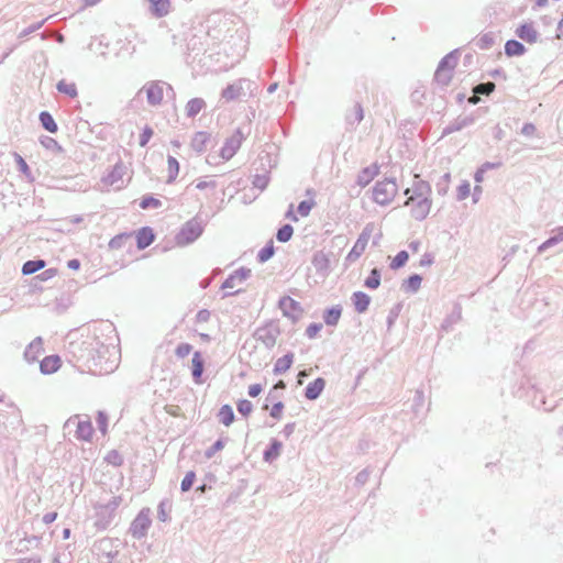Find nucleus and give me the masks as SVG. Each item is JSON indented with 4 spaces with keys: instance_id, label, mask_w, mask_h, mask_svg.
Wrapping results in <instances>:
<instances>
[{
    "instance_id": "052dcab7",
    "label": "nucleus",
    "mask_w": 563,
    "mask_h": 563,
    "mask_svg": "<svg viewBox=\"0 0 563 563\" xmlns=\"http://www.w3.org/2000/svg\"><path fill=\"white\" fill-rule=\"evenodd\" d=\"M400 310H401V303H397L388 311L387 319H386L388 329H390L395 324V322L400 313Z\"/></svg>"
},
{
    "instance_id": "bb28decb",
    "label": "nucleus",
    "mask_w": 563,
    "mask_h": 563,
    "mask_svg": "<svg viewBox=\"0 0 563 563\" xmlns=\"http://www.w3.org/2000/svg\"><path fill=\"white\" fill-rule=\"evenodd\" d=\"M282 448L283 443L279 440L272 439L263 452V460L268 463L274 462L280 455Z\"/></svg>"
},
{
    "instance_id": "a18cd8bd",
    "label": "nucleus",
    "mask_w": 563,
    "mask_h": 563,
    "mask_svg": "<svg viewBox=\"0 0 563 563\" xmlns=\"http://www.w3.org/2000/svg\"><path fill=\"white\" fill-rule=\"evenodd\" d=\"M452 77H453L452 73H450L441 67H437V70L434 73V81L438 85H441L442 87H448L452 80Z\"/></svg>"
},
{
    "instance_id": "e433bc0d",
    "label": "nucleus",
    "mask_w": 563,
    "mask_h": 563,
    "mask_svg": "<svg viewBox=\"0 0 563 563\" xmlns=\"http://www.w3.org/2000/svg\"><path fill=\"white\" fill-rule=\"evenodd\" d=\"M38 121L47 132L56 133L58 131V125L48 111H41L38 114Z\"/></svg>"
},
{
    "instance_id": "aec40b11",
    "label": "nucleus",
    "mask_w": 563,
    "mask_h": 563,
    "mask_svg": "<svg viewBox=\"0 0 563 563\" xmlns=\"http://www.w3.org/2000/svg\"><path fill=\"white\" fill-rule=\"evenodd\" d=\"M246 79H239L233 84L228 85L221 92V98L225 101H233L241 97L243 92V85L247 84Z\"/></svg>"
},
{
    "instance_id": "3c124183",
    "label": "nucleus",
    "mask_w": 563,
    "mask_h": 563,
    "mask_svg": "<svg viewBox=\"0 0 563 563\" xmlns=\"http://www.w3.org/2000/svg\"><path fill=\"white\" fill-rule=\"evenodd\" d=\"M496 88L493 81L481 82L473 88L474 95L489 96Z\"/></svg>"
},
{
    "instance_id": "4d7b16f0",
    "label": "nucleus",
    "mask_w": 563,
    "mask_h": 563,
    "mask_svg": "<svg viewBox=\"0 0 563 563\" xmlns=\"http://www.w3.org/2000/svg\"><path fill=\"white\" fill-rule=\"evenodd\" d=\"M195 481H196V473L194 471L187 472L185 477L181 481L180 490L183 493L190 490L194 486Z\"/></svg>"
},
{
    "instance_id": "bf43d9fd",
    "label": "nucleus",
    "mask_w": 563,
    "mask_h": 563,
    "mask_svg": "<svg viewBox=\"0 0 563 563\" xmlns=\"http://www.w3.org/2000/svg\"><path fill=\"white\" fill-rule=\"evenodd\" d=\"M470 194H471V184L467 180H463L457 187L456 199L459 201H462V200L466 199L470 196Z\"/></svg>"
},
{
    "instance_id": "393cba45",
    "label": "nucleus",
    "mask_w": 563,
    "mask_h": 563,
    "mask_svg": "<svg viewBox=\"0 0 563 563\" xmlns=\"http://www.w3.org/2000/svg\"><path fill=\"white\" fill-rule=\"evenodd\" d=\"M379 173V167L376 164L364 167L360 170L356 177V184L364 188L366 187L376 175Z\"/></svg>"
},
{
    "instance_id": "b1692460",
    "label": "nucleus",
    "mask_w": 563,
    "mask_h": 563,
    "mask_svg": "<svg viewBox=\"0 0 563 563\" xmlns=\"http://www.w3.org/2000/svg\"><path fill=\"white\" fill-rule=\"evenodd\" d=\"M475 122V118L472 115L457 118L453 122L449 123L442 131V137L451 133L461 131L464 128L472 125Z\"/></svg>"
},
{
    "instance_id": "0e129e2a",
    "label": "nucleus",
    "mask_w": 563,
    "mask_h": 563,
    "mask_svg": "<svg viewBox=\"0 0 563 563\" xmlns=\"http://www.w3.org/2000/svg\"><path fill=\"white\" fill-rule=\"evenodd\" d=\"M106 461L113 466H121L123 464L122 455L115 450L108 453Z\"/></svg>"
},
{
    "instance_id": "dca6fc26",
    "label": "nucleus",
    "mask_w": 563,
    "mask_h": 563,
    "mask_svg": "<svg viewBox=\"0 0 563 563\" xmlns=\"http://www.w3.org/2000/svg\"><path fill=\"white\" fill-rule=\"evenodd\" d=\"M405 195L415 198H427L430 199L431 186L428 181L418 179L415 180L412 188H407Z\"/></svg>"
},
{
    "instance_id": "e2e57ef3",
    "label": "nucleus",
    "mask_w": 563,
    "mask_h": 563,
    "mask_svg": "<svg viewBox=\"0 0 563 563\" xmlns=\"http://www.w3.org/2000/svg\"><path fill=\"white\" fill-rule=\"evenodd\" d=\"M313 206H314V201L313 200H302L297 206V212L301 217H308L310 211H311V209L313 208Z\"/></svg>"
},
{
    "instance_id": "5701e85b",
    "label": "nucleus",
    "mask_w": 563,
    "mask_h": 563,
    "mask_svg": "<svg viewBox=\"0 0 563 563\" xmlns=\"http://www.w3.org/2000/svg\"><path fill=\"white\" fill-rule=\"evenodd\" d=\"M114 541L110 538H103L96 544L97 550L100 554L107 558L109 561L115 559L119 554L117 547L113 545Z\"/></svg>"
},
{
    "instance_id": "79ce46f5",
    "label": "nucleus",
    "mask_w": 563,
    "mask_h": 563,
    "mask_svg": "<svg viewBox=\"0 0 563 563\" xmlns=\"http://www.w3.org/2000/svg\"><path fill=\"white\" fill-rule=\"evenodd\" d=\"M275 254V247L273 241H268L264 247H262L257 255L256 260L258 263L263 264L266 263L268 260H271Z\"/></svg>"
},
{
    "instance_id": "8fccbe9b",
    "label": "nucleus",
    "mask_w": 563,
    "mask_h": 563,
    "mask_svg": "<svg viewBox=\"0 0 563 563\" xmlns=\"http://www.w3.org/2000/svg\"><path fill=\"white\" fill-rule=\"evenodd\" d=\"M139 206L143 210L151 209V208L157 209V208L162 207V201L151 195H146L141 199Z\"/></svg>"
},
{
    "instance_id": "37998d69",
    "label": "nucleus",
    "mask_w": 563,
    "mask_h": 563,
    "mask_svg": "<svg viewBox=\"0 0 563 563\" xmlns=\"http://www.w3.org/2000/svg\"><path fill=\"white\" fill-rule=\"evenodd\" d=\"M56 88L59 92L68 96L69 98H76L78 96L75 82H67L66 80L62 79L57 82Z\"/></svg>"
},
{
    "instance_id": "4468645a",
    "label": "nucleus",
    "mask_w": 563,
    "mask_h": 563,
    "mask_svg": "<svg viewBox=\"0 0 563 563\" xmlns=\"http://www.w3.org/2000/svg\"><path fill=\"white\" fill-rule=\"evenodd\" d=\"M70 424H75V419H68L65 427L68 428ZM92 434L93 427L90 420H78L76 422L75 437L78 440L89 441L92 438Z\"/></svg>"
},
{
    "instance_id": "2f4dec72",
    "label": "nucleus",
    "mask_w": 563,
    "mask_h": 563,
    "mask_svg": "<svg viewBox=\"0 0 563 563\" xmlns=\"http://www.w3.org/2000/svg\"><path fill=\"white\" fill-rule=\"evenodd\" d=\"M151 13L156 18H163L169 12V0H148Z\"/></svg>"
},
{
    "instance_id": "c756f323",
    "label": "nucleus",
    "mask_w": 563,
    "mask_h": 563,
    "mask_svg": "<svg viewBox=\"0 0 563 563\" xmlns=\"http://www.w3.org/2000/svg\"><path fill=\"white\" fill-rule=\"evenodd\" d=\"M292 362H294V353L292 352L286 353L284 356L279 357L275 362L273 373L275 375H282V374L286 373L291 367Z\"/></svg>"
},
{
    "instance_id": "c9c22d12",
    "label": "nucleus",
    "mask_w": 563,
    "mask_h": 563,
    "mask_svg": "<svg viewBox=\"0 0 563 563\" xmlns=\"http://www.w3.org/2000/svg\"><path fill=\"white\" fill-rule=\"evenodd\" d=\"M462 318V308L460 305H455L452 312L443 320L441 329L449 332L453 325L456 324Z\"/></svg>"
},
{
    "instance_id": "9d476101",
    "label": "nucleus",
    "mask_w": 563,
    "mask_h": 563,
    "mask_svg": "<svg viewBox=\"0 0 563 563\" xmlns=\"http://www.w3.org/2000/svg\"><path fill=\"white\" fill-rule=\"evenodd\" d=\"M405 205L411 206L410 213L415 220L422 221L428 217L432 201L427 198L408 197Z\"/></svg>"
},
{
    "instance_id": "6ab92c4d",
    "label": "nucleus",
    "mask_w": 563,
    "mask_h": 563,
    "mask_svg": "<svg viewBox=\"0 0 563 563\" xmlns=\"http://www.w3.org/2000/svg\"><path fill=\"white\" fill-rule=\"evenodd\" d=\"M205 371V358L200 351L194 352L191 360V376L196 384H202V374Z\"/></svg>"
},
{
    "instance_id": "680f3d73",
    "label": "nucleus",
    "mask_w": 563,
    "mask_h": 563,
    "mask_svg": "<svg viewBox=\"0 0 563 563\" xmlns=\"http://www.w3.org/2000/svg\"><path fill=\"white\" fill-rule=\"evenodd\" d=\"M236 409L239 413L247 417L253 411V404L247 399H241L236 404Z\"/></svg>"
},
{
    "instance_id": "a878e982",
    "label": "nucleus",
    "mask_w": 563,
    "mask_h": 563,
    "mask_svg": "<svg viewBox=\"0 0 563 563\" xmlns=\"http://www.w3.org/2000/svg\"><path fill=\"white\" fill-rule=\"evenodd\" d=\"M351 300L357 313L366 312L371 303V297L360 290L352 294Z\"/></svg>"
},
{
    "instance_id": "7c9ffc66",
    "label": "nucleus",
    "mask_w": 563,
    "mask_h": 563,
    "mask_svg": "<svg viewBox=\"0 0 563 563\" xmlns=\"http://www.w3.org/2000/svg\"><path fill=\"white\" fill-rule=\"evenodd\" d=\"M422 277L419 274H411L401 284V290L407 294H416L421 287Z\"/></svg>"
},
{
    "instance_id": "c85d7f7f",
    "label": "nucleus",
    "mask_w": 563,
    "mask_h": 563,
    "mask_svg": "<svg viewBox=\"0 0 563 563\" xmlns=\"http://www.w3.org/2000/svg\"><path fill=\"white\" fill-rule=\"evenodd\" d=\"M342 310L343 309H342L341 305H335L330 308H327L323 311V316H322L324 323L329 327H335L340 321V318L342 316Z\"/></svg>"
},
{
    "instance_id": "5fc2aeb1",
    "label": "nucleus",
    "mask_w": 563,
    "mask_h": 563,
    "mask_svg": "<svg viewBox=\"0 0 563 563\" xmlns=\"http://www.w3.org/2000/svg\"><path fill=\"white\" fill-rule=\"evenodd\" d=\"M40 142L48 151L58 152V153L63 151V148L58 144V142L51 136H41Z\"/></svg>"
},
{
    "instance_id": "13d9d810",
    "label": "nucleus",
    "mask_w": 563,
    "mask_h": 563,
    "mask_svg": "<svg viewBox=\"0 0 563 563\" xmlns=\"http://www.w3.org/2000/svg\"><path fill=\"white\" fill-rule=\"evenodd\" d=\"M225 439H218L211 446L205 451V457L211 459L217 452L221 451L225 445Z\"/></svg>"
},
{
    "instance_id": "49530a36",
    "label": "nucleus",
    "mask_w": 563,
    "mask_h": 563,
    "mask_svg": "<svg viewBox=\"0 0 563 563\" xmlns=\"http://www.w3.org/2000/svg\"><path fill=\"white\" fill-rule=\"evenodd\" d=\"M167 164H168V177H167L166 183L172 184L175 181L176 177L178 176L179 163L174 156L168 155Z\"/></svg>"
},
{
    "instance_id": "2eb2a0df",
    "label": "nucleus",
    "mask_w": 563,
    "mask_h": 563,
    "mask_svg": "<svg viewBox=\"0 0 563 563\" xmlns=\"http://www.w3.org/2000/svg\"><path fill=\"white\" fill-rule=\"evenodd\" d=\"M62 358L58 354L47 355L38 361L40 372L43 375H51L56 373L62 367Z\"/></svg>"
},
{
    "instance_id": "864d4df0",
    "label": "nucleus",
    "mask_w": 563,
    "mask_h": 563,
    "mask_svg": "<svg viewBox=\"0 0 563 563\" xmlns=\"http://www.w3.org/2000/svg\"><path fill=\"white\" fill-rule=\"evenodd\" d=\"M132 238L130 233H121L112 238L109 242V247L118 250L124 246V243Z\"/></svg>"
},
{
    "instance_id": "6e6d98bb",
    "label": "nucleus",
    "mask_w": 563,
    "mask_h": 563,
    "mask_svg": "<svg viewBox=\"0 0 563 563\" xmlns=\"http://www.w3.org/2000/svg\"><path fill=\"white\" fill-rule=\"evenodd\" d=\"M172 506L167 500H162L157 506V518L158 520L166 522L169 519L168 511Z\"/></svg>"
},
{
    "instance_id": "39448f33",
    "label": "nucleus",
    "mask_w": 563,
    "mask_h": 563,
    "mask_svg": "<svg viewBox=\"0 0 563 563\" xmlns=\"http://www.w3.org/2000/svg\"><path fill=\"white\" fill-rule=\"evenodd\" d=\"M280 334V328L277 321L269 320L264 325L258 327L253 336L262 342L267 349H272L276 344V340Z\"/></svg>"
},
{
    "instance_id": "72a5a7b5",
    "label": "nucleus",
    "mask_w": 563,
    "mask_h": 563,
    "mask_svg": "<svg viewBox=\"0 0 563 563\" xmlns=\"http://www.w3.org/2000/svg\"><path fill=\"white\" fill-rule=\"evenodd\" d=\"M526 52V46L517 40L511 38L505 43V54L508 57L522 56Z\"/></svg>"
},
{
    "instance_id": "f704fd0d",
    "label": "nucleus",
    "mask_w": 563,
    "mask_h": 563,
    "mask_svg": "<svg viewBox=\"0 0 563 563\" xmlns=\"http://www.w3.org/2000/svg\"><path fill=\"white\" fill-rule=\"evenodd\" d=\"M459 55H460L459 49L451 51L444 57L441 58L438 67H441V68L453 74L454 68L457 65Z\"/></svg>"
},
{
    "instance_id": "9b49d317",
    "label": "nucleus",
    "mask_w": 563,
    "mask_h": 563,
    "mask_svg": "<svg viewBox=\"0 0 563 563\" xmlns=\"http://www.w3.org/2000/svg\"><path fill=\"white\" fill-rule=\"evenodd\" d=\"M278 307L283 311V314L289 318L292 322H297L303 311L300 302L289 296H283L278 300Z\"/></svg>"
},
{
    "instance_id": "20e7f679",
    "label": "nucleus",
    "mask_w": 563,
    "mask_h": 563,
    "mask_svg": "<svg viewBox=\"0 0 563 563\" xmlns=\"http://www.w3.org/2000/svg\"><path fill=\"white\" fill-rule=\"evenodd\" d=\"M397 190L398 186L396 179L393 177H386L375 184L373 188V199L376 203L386 206L394 199Z\"/></svg>"
},
{
    "instance_id": "4c0bfd02",
    "label": "nucleus",
    "mask_w": 563,
    "mask_h": 563,
    "mask_svg": "<svg viewBox=\"0 0 563 563\" xmlns=\"http://www.w3.org/2000/svg\"><path fill=\"white\" fill-rule=\"evenodd\" d=\"M205 107L206 102L202 98H192L186 104V115L195 118Z\"/></svg>"
},
{
    "instance_id": "412c9836",
    "label": "nucleus",
    "mask_w": 563,
    "mask_h": 563,
    "mask_svg": "<svg viewBox=\"0 0 563 563\" xmlns=\"http://www.w3.org/2000/svg\"><path fill=\"white\" fill-rule=\"evenodd\" d=\"M136 247L145 250L155 241V233L151 227H143L135 234Z\"/></svg>"
},
{
    "instance_id": "473e14b6",
    "label": "nucleus",
    "mask_w": 563,
    "mask_h": 563,
    "mask_svg": "<svg viewBox=\"0 0 563 563\" xmlns=\"http://www.w3.org/2000/svg\"><path fill=\"white\" fill-rule=\"evenodd\" d=\"M553 232V235H551L542 244L539 245L538 253H543L548 249L563 242V227L555 228Z\"/></svg>"
},
{
    "instance_id": "4be33fe9",
    "label": "nucleus",
    "mask_w": 563,
    "mask_h": 563,
    "mask_svg": "<svg viewBox=\"0 0 563 563\" xmlns=\"http://www.w3.org/2000/svg\"><path fill=\"white\" fill-rule=\"evenodd\" d=\"M324 387H325V379L322 377H317L316 379H313L306 386L305 391H303L305 397L308 400H316L321 396Z\"/></svg>"
},
{
    "instance_id": "774afa93",
    "label": "nucleus",
    "mask_w": 563,
    "mask_h": 563,
    "mask_svg": "<svg viewBox=\"0 0 563 563\" xmlns=\"http://www.w3.org/2000/svg\"><path fill=\"white\" fill-rule=\"evenodd\" d=\"M153 129L148 125H145L142 133L140 134L139 144L140 146L144 147L150 142L151 137L153 136Z\"/></svg>"
},
{
    "instance_id": "69168bd1",
    "label": "nucleus",
    "mask_w": 563,
    "mask_h": 563,
    "mask_svg": "<svg viewBox=\"0 0 563 563\" xmlns=\"http://www.w3.org/2000/svg\"><path fill=\"white\" fill-rule=\"evenodd\" d=\"M269 178L267 175H255L253 178V186L260 190H264L268 186Z\"/></svg>"
},
{
    "instance_id": "603ef678",
    "label": "nucleus",
    "mask_w": 563,
    "mask_h": 563,
    "mask_svg": "<svg viewBox=\"0 0 563 563\" xmlns=\"http://www.w3.org/2000/svg\"><path fill=\"white\" fill-rule=\"evenodd\" d=\"M450 181V173H445L443 176L440 177L439 181L435 184V190L438 195L445 196L448 194Z\"/></svg>"
},
{
    "instance_id": "de8ad7c7",
    "label": "nucleus",
    "mask_w": 563,
    "mask_h": 563,
    "mask_svg": "<svg viewBox=\"0 0 563 563\" xmlns=\"http://www.w3.org/2000/svg\"><path fill=\"white\" fill-rule=\"evenodd\" d=\"M123 166L120 164H117L112 170L103 178V180L109 185H115L118 184L123 176Z\"/></svg>"
},
{
    "instance_id": "58836bf2",
    "label": "nucleus",
    "mask_w": 563,
    "mask_h": 563,
    "mask_svg": "<svg viewBox=\"0 0 563 563\" xmlns=\"http://www.w3.org/2000/svg\"><path fill=\"white\" fill-rule=\"evenodd\" d=\"M218 417L221 423L225 427H229L233 423L235 419L234 411L230 405H223L218 412Z\"/></svg>"
},
{
    "instance_id": "1a4fd4ad",
    "label": "nucleus",
    "mask_w": 563,
    "mask_h": 563,
    "mask_svg": "<svg viewBox=\"0 0 563 563\" xmlns=\"http://www.w3.org/2000/svg\"><path fill=\"white\" fill-rule=\"evenodd\" d=\"M246 135L243 133L241 128H238L233 134L228 137L220 150V156L224 161L231 159L236 152L240 150L242 142Z\"/></svg>"
},
{
    "instance_id": "09e8293b",
    "label": "nucleus",
    "mask_w": 563,
    "mask_h": 563,
    "mask_svg": "<svg viewBox=\"0 0 563 563\" xmlns=\"http://www.w3.org/2000/svg\"><path fill=\"white\" fill-rule=\"evenodd\" d=\"M409 260V254L407 251L402 250L396 254V256L390 262L389 267L394 271H397L406 265Z\"/></svg>"
},
{
    "instance_id": "0eeeda50",
    "label": "nucleus",
    "mask_w": 563,
    "mask_h": 563,
    "mask_svg": "<svg viewBox=\"0 0 563 563\" xmlns=\"http://www.w3.org/2000/svg\"><path fill=\"white\" fill-rule=\"evenodd\" d=\"M203 232V227L197 219L188 220L176 234L178 245H188L195 242Z\"/></svg>"
},
{
    "instance_id": "c03bdc74",
    "label": "nucleus",
    "mask_w": 563,
    "mask_h": 563,
    "mask_svg": "<svg viewBox=\"0 0 563 563\" xmlns=\"http://www.w3.org/2000/svg\"><path fill=\"white\" fill-rule=\"evenodd\" d=\"M292 235H294V228H292V225L289 224V223H286V224H283L277 230L276 239L280 243H287L288 241L291 240Z\"/></svg>"
},
{
    "instance_id": "f257e3e1",
    "label": "nucleus",
    "mask_w": 563,
    "mask_h": 563,
    "mask_svg": "<svg viewBox=\"0 0 563 563\" xmlns=\"http://www.w3.org/2000/svg\"><path fill=\"white\" fill-rule=\"evenodd\" d=\"M98 347L99 338L96 335H89L82 340L70 342L68 345L70 362H74L82 371L87 369L90 372L91 366H96L93 357Z\"/></svg>"
},
{
    "instance_id": "f03ea898",
    "label": "nucleus",
    "mask_w": 563,
    "mask_h": 563,
    "mask_svg": "<svg viewBox=\"0 0 563 563\" xmlns=\"http://www.w3.org/2000/svg\"><path fill=\"white\" fill-rule=\"evenodd\" d=\"M121 496H113L108 503H96L93 505L95 522L93 526L97 530L108 529L117 517V511L122 504Z\"/></svg>"
},
{
    "instance_id": "a211bd4d",
    "label": "nucleus",
    "mask_w": 563,
    "mask_h": 563,
    "mask_svg": "<svg viewBox=\"0 0 563 563\" xmlns=\"http://www.w3.org/2000/svg\"><path fill=\"white\" fill-rule=\"evenodd\" d=\"M345 123L349 130L355 129L364 119V109L360 102H356L352 109L345 113Z\"/></svg>"
},
{
    "instance_id": "a19ab883",
    "label": "nucleus",
    "mask_w": 563,
    "mask_h": 563,
    "mask_svg": "<svg viewBox=\"0 0 563 563\" xmlns=\"http://www.w3.org/2000/svg\"><path fill=\"white\" fill-rule=\"evenodd\" d=\"M495 44V35L493 32L482 34L475 40V45L482 51L489 49Z\"/></svg>"
},
{
    "instance_id": "f3484780",
    "label": "nucleus",
    "mask_w": 563,
    "mask_h": 563,
    "mask_svg": "<svg viewBox=\"0 0 563 563\" xmlns=\"http://www.w3.org/2000/svg\"><path fill=\"white\" fill-rule=\"evenodd\" d=\"M515 33L520 40H522L529 44L536 43L539 38V33L534 29L532 22H526V23L520 24L516 29Z\"/></svg>"
},
{
    "instance_id": "338daca9",
    "label": "nucleus",
    "mask_w": 563,
    "mask_h": 563,
    "mask_svg": "<svg viewBox=\"0 0 563 563\" xmlns=\"http://www.w3.org/2000/svg\"><path fill=\"white\" fill-rule=\"evenodd\" d=\"M192 351V345L189 343H179L175 350V354L178 358H184L189 355Z\"/></svg>"
},
{
    "instance_id": "7ed1b4c3",
    "label": "nucleus",
    "mask_w": 563,
    "mask_h": 563,
    "mask_svg": "<svg viewBox=\"0 0 563 563\" xmlns=\"http://www.w3.org/2000/svg\"><path fill=\"white\" fill-rule=\"evenodd\" d=\"M117 347L113 344H107L99 339V347L96 349L93 362L96 366H91L90 372L95 374L111 373L115 367Z\"/></svg>"
},
{
    "instance_id": "6e6552de",
    "label": "nucleus",
    "mask_w": 563,
    "mask_h": 563,
    "mask_svg": "<svg viewBox=\"0 0 563 563\" xmlns=\"http://www.w3.org/2000/svg\"><path fill=\"white\" fill-rule=\"evenodd\" d=\"M372 231H373L372 224H367L363 229V231L358 235L356 242L354 243L352 250L345 256L346 265L352 264L355 261H357L360 258V256L364 253V251L368 244Z\"/></svg>"
},
{
    "instance_id": "ddd939ff",
    "label": "nucleus",
    "mask_w": 563,
    "mask_h": 563,
    "mask_svg": "<svg viewBox=\"0 0 563 563\" xmlns=\"http://www.w3.org/2000/svg\"><path fill=\"white\" fill-rule=\"evenodd\" d=\"M166 82L162 80L151 81L146 84L143 89L146 92V100L150 106H158L162 103L164 97V87Z\"/></svg>"
},
{
    "instance_id": "ea45409f",
    "label": "nucleus",
    "mask_w": 563,
    "mask_h": 563,
    "mask_svg": "<svg viewBox=\"0 0 563 563\" xmlns=\"http://www.w3.org/2000/svg\"><path fill=\"white\" fill-rule=\"evenodd\" d=\"M380 279H382L380 269L377 267H374L369 272V275L364 280V286L368 289H377L380 286Z\"/></svg>"
},
{
    "instance_id": "f8f14e48",
    "label": "nucleus",
    "mask_w": 563,
    "mask_h": 563,
    "mask_svg": "<svg viewBox=\"0 0 563 563\" xmlns=\"http://www.w3.org/2000/svg\"><path fill=\"white\" fill-rule=\"evenodd\" d=\"M311 264L316 269V274L325 279L331 274V258L330 254L324 253L323 251H317L312 255Z\"/></svg>"
},
{
    "instance_id": "cd10ccee",
    "label": "nucleus",
    "mask_w": 563,
    "mask_h": 563,
    "mask_svg": "<svg viewBox=\"0 0 563 563\" xmlns=\"http://www.w3.org/2000/svg\"><path fill=\"white\" fill-rule=\"evenodd\" d=\"M211 134L205 131L195 133L190 146L197 153H203L207 150V145L210 142Z\"/></svg>"
},
{
    "instance_id": "423d86ee",
    "label": "nucleus",
    "mask_w": 563,
    "mask_h": 563,
    "mask_svg": "<svg viewBox=\"0 0 563 563\" xmlns=\"http://www.w3.org/2000/svg\"><path fill=\"white\" fill-rule=\"evenodd\" d=\"M152 525L151 509L143 508L130 525L129 533L136 540H141L147 536V531Z\"/></svg>"
}]
</instances>
